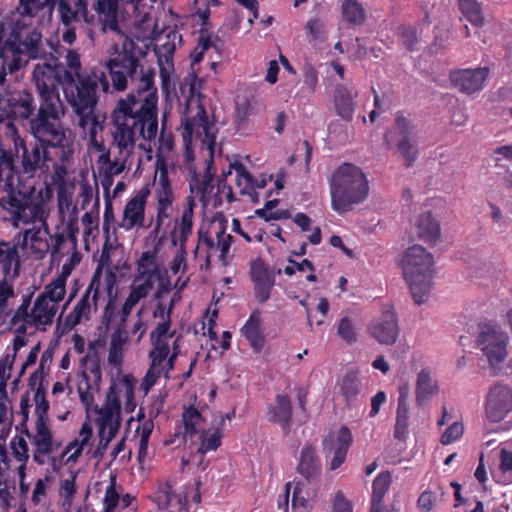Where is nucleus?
<instances>
[{"label":"nucleus","mask_w":512,"mask_h":512,"mask_svg":"<svg viewBox=\"0 0 512 512\" xmlns=\"http://www.w3.org/2000/svg\"><path fill=\"white\" fill-rule=\"evenodd\" d=\"M111 118L115 127L112 132L113 145L118 149V156L107 165L106 171L119 175L134 151L137 136L149 141L157 136L156 99L153 94L142 104L133 95L120 99L111 113Z\"/></svg>","instance_id":"nucleus-1"},{"label":"nucleus","mask_w":512,"mask_h":512,"mask_svg":"<svg viewBox=\"0 0 512 512\" xmlns=\"http://www.w3.org/2000/svg\"><path fill=\"white\" fill-rule=\"evenodd\" d=\"M118 35L123 39L122 48L118 51L115 45L114 56L106 62L114 89L123 91L130 83L133 91L125 99L133 95L142 104L153 94L157 102V92L153 85L154 71L151 69L144 71L138 57L134 54V41L122 32Z\"/></svg>","instance_id":"nucleus-2"},{"label":"nucleus","mask_w":512,"mask_h":512,"mask_svg":"<svg viewBox=\"0 0 512 512\" xmlns=\"http://www.w3.org/2000/svg\"><path fill=\"white\" fill-rule=\"evenodd\" d=\"M97 81L88 75H77L74 82L65 84L63 90L70 105L77 126L88 135L91 142L96 141V135L103 130L105 117L98 111Z\"/></svg>","instance_id":"nucleus-3"},{"label":"nucleus","mask_w":512,"mask_h":512,"mask_svg":"<svg viewBox=\"0 0 512 512\" xmlns=\"http://www.w3.org/2000/svg\"><path fill=\"white\" fill-rule=\"evenodd\" d=\"M41 102L36 116L30 121V131L34 138L51 144L53 148H61L63 155L71 153L67 150L69 130L64 127L62 117L65 108L59 91L39 93Z\"/></svg>","instance_id":"nucleus-4"},{"label":"nucleus","mask_w":512,"mask_h":512,"mask_svg":"<svg viewBox=\"0 0 512 512\" xmlns=\"http://www.w3.org/2000/svg\"><path fill=\"white\" fill-rule=\"evenodd\" d=\"M368 181L362 170L349 163L341 165L330 180L331 207L338 213H346L366 200Z\"/></svg>","instance_id":"nucleus-5"},{"label":"nucleus","mask_w":512,"mask_h":512,"mask_svg":"<svg viewBox=\"0 0 512 512\" xmlns=\"http://www.w3.org/2000/svg\"><path fill=\"white\" fill-rule=\"evenodd\" d=\"M400 267L413 301L418 305L424 303L432 288L435 272L433 255L424 247L414 245L403 252Z\"/></svg>","instance_id":"nucleus-6"},{"label":"nucleus","mask_w":512,"mask_h":512,"mask_svg":"<svg viewBox=\"0 0 512 512\" xmlns=\"http://www.w3.org/2000/svg\"><path fill=\"white\" fill-rule=\"evenodd\" d=\"M33 186L10 185L5 195L0 196V211L5 212L3 218L9 220L13 226L19 223L39 221L46 226L47 212L43 199L35 195Z\"/></svg>","instance_id":"nucleus-7"},{"label":"nucleus","mask_w":512,"mask_h":512,"mask_svg":"<svg viewBox=\"0 0 512 512\" xmlns=\"http://www.w3.org/2000/svg\"><path fill=\"white\" fill-rule=\"evenodd\" d=\"M477 343L495 375L512 373V357H508L509 336L498 324L479 325Z\"/></svg>","instance_id":"nucleus-8"},{"label":"nucleus","mask_w":512,"mask_h":512,"mask_svg":"<svg viewBox=\"0 0 512 512\" xmlns=\"http://www.w3.org/2000/svg\"><path fill=\"white\" fill-rule=\"evenodd\" d=\"M43 60L34 66L32 73L38 93L57 91L58 85L65 86L74 82L73 73L59 63L52 53Z\"/></svg>","instance_id":"nucleus-9"},{"label":"nucleus","mask_w":512,"mask_h":512,"mask_svg":"<svg viewBox=\"0 0 512 512\" xmlns=\"http://www.w3.org/2000/svg\"><path fill=\"white\" fill-rule=\"evenodd\" d=\"M14 146L19 163V175L23 174L28 178L34 177L36 172L45 166V162L48 160L47 149L53 147L36 138L34 142L28 144L17 139Z\"/></svg>","instance_id":"nucleus-10"},{"label":"nucleus","mask_w":512,"mask_h":512,"mask_svg":"<svg viewBox=\"0 0 512 512\" xmlns=\"http://www.w3.org/2000/svg\"><path fill=\"white\" fill-rule=\"evenodd\" d=\"M181 123L183 125L182 137L186 144L191 141L193 135L202 137V143L210 150V154H213L216 137L211 131L212 126L209 124L205 109L200 103L197 104L196 115L191 118L185 117Z\"/></svg>","instance_id":"nucleus-11"},{"label":"nucleus","mask_w":512,"mask_h":512,"mask_svg":"<svg viewBox=\"0 0 512 512\" xmlns=\"http://www.w3.org/2000/svg\"><path fill=\"white\" fill-rule=\"evenodd\" d=\"M281 272V269L276 272L270 269L260 258L250 263L249 275L254 285V296L259 303H264L270 298L275 284V274Z\"/></svg>","instance_id":"nucleus-12"},{"label":"nucleus","mask_w":512,"mask_h":512,"mask_svg":"<svg viewBox=\"0 0 512 512\" xmlns=\"http://www.w3.org/2000/svg\"><path fill=\"white\" fill-rule=\"evenodd\" d=\"M393 135L397 136V149L405 159V165L410 166L416 159L417 150L415 140L413 139L412 126L404 116H397L394 130L385 135L387 145L390 144V138Z\"/></svg>","instance_id":"nucleus-13"},{"label":"nucleus","mask_w":512,"mask_h":512,"mask_svg":"<svg viewBox=\"0 0 512 512\" xmlns=\"http://www.w3.org/2000/svg\"><path fill=\"white\" fill-rule=\"evenodd\" d=\"M351 442V432L346 426H342L337 435L331 434L323 440V453L327 459L331 456L330 470H336L344 463Z\"/></svg>","instance_id":"nucleus-14"},{"label":"nucleus","mask_w":512,"mask_h":512,"mask_svg":"<svg viewBox=\"0 0 512 512\" xmlns=\"http://www.w3.org/2000/svg\"><path fill=\"white\" fill-rule=\"evenodd\" d=\"M512 409V390L503 384L494 385L487 396L486 415L492 422L503 420Z\"/></svg>","instance_id":"nucleus-15"},{"label":"nucleus","mask_w":512,"mask_h":512,"mask_svg":"<svg viewBox=\"0 0 512 512\" xmlns=\"http://www.w3.org/2000/svg\"><path fill=\"white\" fill-rule=\"evenodd\" d=\"M20 22H16L14 30V46L19 52L25 53L29 59H46L47 53L43 47L42 35L36 28L17 30Z\"/></svg>","instance_id":"nucleus-16"},{"label":"nucleus","mask_w":512,"mask_h":512,"mask_svg":"<svg viewBox=\"0 0 512 512\" xmlns=\"http://www.w3.org/2000/svg\"><path fill=\"white\" fill-rule=\"evenodd\" d=\"M399 325L396 312L391 306H386L381 317L369 326L370 334L381 344L392 345L399 335Z\"/></svg>","instance_id":"nucleus-17"},{"label":"nucleus","mask_w":512,"mask_h":512,"mask_svg":"<svg viewBox=\"0 0 512 512\" xmlns=\"http://www.w3.org/2000/svg\"><path fill=\"white\" fill-rule=\"evenodd\" d=\"M489 68L464 69L450 72V83L465 94H473L484 87Z\"/></svg>","instance_id":"nucleus-18"},{"label":"nucleus","mask_w":512,"mask_h":512,"mask_svg":"<svg viewBox=\"0 0 512 512\" xmlns=\"http://www.w3.org/2000/svg\"><path fill=\"white\" fill-rule=\"evenodd\" d=\"M100 286V276L97 271L91 281L90 284L82 295L81 299L76 303L73 310L66 317V324L75 327L78 325L82 319H89L91 304H90V294L92 293V301L94 305V309L97 310V298L99 293Z\"/></svg>","instance_id":"nucleus-19"},{"label":"nucleus","mask_w":512,"mask_h":512,"mask_svg":"<svg viewBox=\"0 0 512 512\" xmlns=\"http://www.w3.org/2000/svg\"><path fill=\"white\" fill-rule=\"evenodd\" d=\"M57 4L60 21L64 27H76L78 23L90 24L94 21V15H89L86 0H75L73 4L58 0Z\"/></svg>","instance_id":"nucleus-20"},{"label":"nucleus","mask_w":512,"mask_h":512,"mask_svg":"<svg viewBox=\"0 0 512 512\" xmlns=\"http://www.w3.org/2000/svg\"><path fill=\"white\" fill-rule=\"evenodd\" d=\"M44 228L45 230L43 232L40 229H27L23 233L16 235L19 247L26 249L29 244L31 252L35 254L38 259H43L50 250V245L47 240L48 226L46 225Z\"/></svg>","instance_id":"nucleus-21"},{"label":"nucleus","mask_w":512,"mask_h":512,"mask_svg":"<svg viewBox=\"0 0 512 512\" xmlns=\"http://www.w3.org/2000/svg\"><path fill=\"white\" fill-rule=\"evenodd\" d=\"M296 471L306 481L313 482L321 475V463L316 449L311 445H305L299 454Z\"/></svg>","instance_id":"nucleus-22"},{"label":"nucleus","mask_w":512,"mask_h":512,"mask_svg":"<svg viewBox=\"0 0 512 512\" xmlns=\"http://www.w3.org/2000/svg\"><path fill=\"white\" fill-rule=\"evenodd\" d=\"M145 196L137 194L131 198L125 205L122 220L119 227L126 231L131 230L134 226L143 227L145 217Z\"/></svg>","instance_id":"nucleus-23"},{"label":"nucleus","mask_w":512,"mask_h":512,"mask_svg":"<svg viewBox=\"0 0 512 512\" xmlns=\"http://www.w3.org/2000/svg\"><path fill=\"white\" fill-rule=\"evenodd\" d=\"M292 406L287 395L278 394L275 404L268 408V420L278 423L285 434H288L291 426Z\"/></svg>","instance_id":"nucleus-24"},{"label":"nucleus","mask_w":512,"mask_h":512,"mask_svg":"<svg viewBox=\"0 0 512 512\" xmlns=\"http://www.w3.org/2000/svg\"><path fill=\"white\" fill-rule=\"evenodd\" d=\"M22 55L25 53L19 52L14 44L6 47L0 54V86L5 84L7 72L12 74L28 63V60L23 59Z\"/></svg>","instance_id":"nucleus-25"},{"label":"nucleus","mask_w":512,"mask_h":512,"mask_svg":"<svg viewBox=\"0 0 512 512\" xmlns=\"http://www.w3.org/2000/svg\"><path fill=\"white\" fill-rule=\"evenodd\" d=\"M120 0H97L95 9L99 14L104 31L111 30L120 34L121 30L117 21L118 2Z\"/></svg>","instance_id":"nucleus-26"},{"label":"nucleus","mask_w":512,"mask_h":512,"mask_svg":"<svg viewBox=\"0 0 512 512\" xmlns=\"http://www.w3.org/2000/svg\"><path fill=\"white\" fill-rule=\"evenodd\" d=\"M409 394L408 384H404L399 388V398L396 413V423L394 429V437L399 440H405L408 431V405L407 398Z\"/></svg>","instance_id":"nucleus-27"},{"label":"nucleus","mask_w":512,"mask_h":512,"mask_svg":"<svg viewBox=\"0 0 512 512\" xmlns=\"http://www.w3.org/2000/svg\"><path fill=\"white\" fill-rule=\"evenodd\" d=\"M416 229L418 237L426 243L434 245L440 237L439 223L430 212L419 215Z\"/></svg>","instance_id":"nucleus-28"},{"label":"nucleus","mask_w":512,"mask_h":512,"mask_svg":"<svg viewBox=\"0 0 512 512\" xmlns=\"http://www.w3.org/2000/svg\"><path fill=\"white\" fill-rule=\"evenodd\" d=\"M58 0H20L18 12L22 17H36L40 14L52 15Z\"/></svg>","instance_id":"nucleus-29"},{"label":"nucleus","mask_w":512,"mask_h":512,"mask_svg":"<svg viewBox=\"0 0 512 512\" xmlns=\"http://www.w3.org/2000/svg\"><path fill=\"white\" fill-rule=\"evenodd\" d=\"M58 306L55 303L45 300L44 296L36 298L31 311L32 322L36 325H50L56 314Z\"/></svg>","instance_id":"nucleus-30"},{"label":"nucleus","mask_w":512,"mask_h":512,"mask_svg":"<svg viewBox=\"0 0 512 512\" xmlns=\"http://www.w3.org/2000/svg\"><path fill=\"white\" fill-rule=\"evenodd\" d=\"M120 411L121 404L117 396L116 385L113 383L108 389L104 405L101 408L96 406L95 412L100 415L98 419L120 421Z\"/></svg>","instance_id":"nucleus-31"},{"label":"nucleus","mask_w":512,"mask_h":512,"mask_svg":"<svg viewBox=\"0 0 512 512\" xmlns=\"http://www.w3.org/2000/svg\"><path fill=\"white\" fill-rule=\"evenodd\" d=\"M342 20L348 26H360L366 20L365 9L358 0H343L341 4Z\"/></svg>","instance_id":"nucleus-32"},{"label":"nucleus","mask_w":512,"mask_h":512,"mask_svg":"<svg viewBox=\"0 0 512 512\" xmlns=\"http://www.w3.org/2000/svg\"><path fill=\"white\" fill-rule=\"evenodd\" d=\"M260 325L261 318L259 314L257 312H253L242 328V332L256 352H259L264 344V337L261 332Z\"/></svg>","instance_id":"nucleus-33"},{"label":"nucleus","mask_w":512,"mask_h":512,"mask_svg":"<svg viewBox=\"0 0 512 512\" xmlns=\"http://www.w3.org/2000/svg\"><path fill=\"white\" fill-rule=\"evenodd\" d=\"M334 100L337 114L345 120H350L355 106L352 92L344 86H337Z\"/></svg>","instance_id":"nucleus-34"},{"label":"nucleus","mask_w":512,"mask_h":512,"mask_svg":"<svg viewBox=\"0 0 512 512\" xmlns=\"http://www.w3.org/2000/svg\"><path fill=\"white\" fill-rule=\"evenodd\" d=\"M18 247L16 237L13 242H0V263L3 265V271L6 274L9 273L13 264L15 272L20 267Z\"/></svg>","instance_id":"nucleus-35"},{"label":"nucleus","mask_w":512,"mask_h":512,"mask_svg":"<svg viewBox=\"0 0 512 512\" xmlns=\"http://www.w3.org/2000/svg\"><path fill=\"white\" fill-rule=\"evenodd\" d=\"M458 6L463 17L474 27L480 28L484 25L482 4L478 0H458Z\"/></svg>","instance_id":"nucleus-36"},{"label":"nucleus","mask_w":512,"mask_h":512,"mask_svg":"<svg viewBox=\"0 0 512 512\" xmlns=\"http://www.w3.org/2000/svg\"><path fill=\"white\" fill-rule=\"evenodd\" d=\"M437 386L429 373L422 370L417 377L416 382V402L418 405L424 404L433 394L436 393Z\"/></svg>","instance_id":"nucleus-37"},{"label":"nucleus","mask_w":512,"mask_h":512,"mask_svg":"<svg viewBox=\"0 0 512 512\" xmlns=\"http://www.w3.org/2000/svg\"><path fill=\"white\" fill-rule=\"evenodd\" d=\"M156 250L144 251L140 258L137 260L138 276L134 282L141 279H151L156 275L158 267L155 263Z\"/></svg>","instance_id":"nucleus-38"},{"label":"nucleus","mask_w":512,"mask_h":512,"mask_svg":"<svg viewBox=\"0 0 512 512\" xmlns=\"http://www.w3.org/2000/svg\"><path fill=\"white\" fill-rule=\"evenodd\" d=\"M33 442L38 447V452H42V454H49L59 447V445L53 447L52 434L47 422H36V434L33 436Z\"/></svg>","instance_id":"nucleus-39"},{"label":"nucleus","mask_w":512,"mask_h":512,"mask_svg":"<svg viewBox=\"0 0 512 512\" xmlns=\"http://www.w3.org/2000/svg\"><path fill=\"white\" fill-rule=\"evenodd\" d=\"M3 105L5 107L4 111L7 110V106L12 112H16L17 109H19L18 112L22 118H29L34 111L33 98L30 94H25L18 97L13 96L8 99L7 103L3 99Z\"/></svg>","instance_id":"nucleus-40"},{"label":"nucleus","mask_w":512,"mask_h":512,"mask_svg":"<svg viewBox=\"0 0 512 512\" xmlns=\"http://www.w3.org/2000/svg\"><path fill=\"white\" fill-rule=\"evenodd\" d=\"M201 420L202 416L196 408L189 407L188 409L184 410V412L182 413L184 432H176L175 436L179 437L180 434H182L183 440L186 441L187 436L192 437L198 433L197 425Z\"/></svg>","instance_id":"nucleus-41"},{"label":"nucleus","mask_w":512,"mask_h":512,"mask_svg":"<svg viewBox=\"0 0 512 512\" xmlns=\"http://www.w3.org/2000/svg\"><path fill=\"white\" fill-rule=\"evenodd\" d=\"M65 286L66 278L63 275H60L51 283L47 284L44 288V291L39 294V296H44L45 300L55 303L56 306H58V303L65 296Z\"/></svg>","instance_id":"nucleus-42"},{"label":"nucleus","mask_w":512,"mask_h":512,"mask_svg":"<svg viewBox=\"0 0 512 512\" xmlns=\"http://www.w3.org/2000/svg\"><path fill=\"white\" fill-rule=\"evenodd\" d=\"M16 152L0 148V175L12 181L14 174H19V163L15 162Z\"/></svg>","instance_id":"nucleus-43"},{"label":"nucleus","mask_w":512,"mask_h":512,"mask_svg":"<svg viewBox=\"0 0 512 512\" xmlns=\"http://www.w3.org/2000/svg\"><path fill=\"white\" fill-rule=\"evenodd\" d=\"M212 157L206 161V169L203 173V175L198 176L194 175L193 181L195 182V188L197 194L200 196V200L204 201L207 194H210L213 189L212 181H213V174L211 172L212 167Z\"/></svg>","instance_id":"nucleus-44"},{"label":"nucleus","mask_w":512,"mask_h":512,"mask_svg":"<svg viewBox=\"0 0 512 512\" xmlns=\"http://www.w3.org/2000/svg\"><path fill=\"white\" fill-rule=\"evenodd\" d=\"M222 430L220 427L202 431L200 434L201 445L198 452L205 453L206 451L216 450L221 444Z\"/></svg>","instance_id":"nucleus-45"},{"label":"nucleus","mask_w":512,"mask_h":512,"mask_svg":"<svg viewBox=\"0 0 512 512\" xmlns=\"http://www.w3.org/2000/svg\"><path fill=\"white\" fill-rule=\"evenodd\" d=\"M342 395L348 401L354 398L360 391V382L355 371H348L340 383Z\"/></svg>","instance_id":"nucleus-46"},{"label":"nucleus","mask_w":512,"mask_h":512,"mask_svg":"<svg viewBox=\"0 0 512 512\" xmlns=\"http://www.w3.org/2000/svg\"><path fill=\"white\" fill-rule=\"evenodd\" d=\"M159 504L162 508L169 510L170 512L180 511L186 507V499H183L180 495L175 494L171 487H167L163 495L159 497Z\"/></svg>","instance_id":"nucleus-47"},{"label":"nucleus","mask_w":512,"mask_h":512,"mask_svg":"<svg viewBox=\"0 0 512 512\" xmlns=\"http://www.w3.org/2000/svg\"><path fill=\"white\" fill-rule=\"evenodd\" d=\"M34 400L36 403L35 414L37 416L36 422H47V412L49 410V402L45 398V391L42 384L36 388L34 394Z\"/></svg>","instance_id":"nucleus-48"},{"label":"nucleus","mask_w":512,"mask_h":512,"mask_svg":"<svg viewBox=\"0 0 512 512\" xmlns=\"http://www.w3.org/2000/svg\"><path fill=\"white\" fill-rule=\"evenodd\" d=\"M53 360V353L49 350L43 352L39 367L36 371H34L29 377V386L33 389L36 381H39V384H42L43 378L45 375V369L49 370V366Z\"/></svg>","instance_id":"nucleus-49"},{"label":"nucleus","mask_w":512,"mask_h":512,"mask_svg":"<svg viewBox=\"0 0 512 512\" xmlns=\"http://www.w3.org/2000/svg\"><path fill=\"white\" fill-rule=\"evenodd\" d=\"M231 168L234 169L238 175L237 185L243 188L241 189L242 194H250L249 189L253 188V177L247 171L244 164L240 162L232 163Z\"/></svg>","instance_id":"nucleus-50"},{"label":"nucleus","mask_w":512,"mask_h":512,"mask_svg":"<svg viewBox=\"0 0 512 512\" xmlns=\"http://www.w3.org/2000/svg\"><path fill=\"white\" fill-rule=\"evenodd\" d=\"M391 483L389 472L380 473L373 482L372 500L382 501Z\"/></svg>","instance_id":"nucleus-51"},{"label":"nucleus","mask_w":512,"mask_h":512,"mask_svg":"<svg viewBox=\"0 0 512 512\" xmlns=\"http://www.w3.org/2000/svg\"><path fill=\"white\" fill-rule=\"evenodd\" d=\"M172 310V304L169 306L167 310V319H165L163 322L158 323L155 329L150 333V339L152 345L157 344H168V342L163 339L164 336L168 334L171 320H170V313Z\"/></svg>","instance_id":"nucleus-52"},{"label":"nucleus","mask_w":512,"mask_h":512,"mask_svg":"<svg viewBox=\"0 0 512 512\" xmlns=\"http://www.w3.org/2000/svg\"><path fill=\"white\" fill-rule=\"evenodd\" d=\"M97 423L99 424V438H101L103 441H107V444L109 445V443L118 433L120 421L117 419L110 421L97 419Z\"/></svg>","instance_id":"nucleus-53"},{"label":"nucleus","mask_w":512,"mask_h":512,"mask_svg":"<svg viewBox=\"0 0 512 512\" xmlns=\"http://www.w3.org/2000/svg\"><path fill=\"white\" fill-rule=\"evenodd\" d=\"M144 282L139 285H132L129 296L126 300L136 305L141 299L145 298L153 289L154 282L151 279H143Z\"/></svg>","instance_id":"nucleus-54"},{"label":"nucleus","mask_w":512,"mask_h":512,"mask_svg":"<svg viewBox=\"0 0 512 512\" xmlns=\"http://www.w3.org/2000/svg\"><path fill=\"white\" fill-rule=\"evenodd\" d=\"M14 291L6 281H0V326L5 322L11 311L7 309V300L13 297Z\"/></svg>","instance_id":"nucleus-55"},{"label":"nucleus","mask_w":512,"mask_h":512,"mask_svg":"<svg viewBox=\"0 0 512 512\" xmlns=\"http://www.w3.org/2000/svg\"><path fill=\"white\" fill-rule=\"evenodd\" d=\"M337 334L348 344L354 343L357 340V332L352 321L348 317H343L339 321Z\"/></svg>","instance_id":"nucleus-56"},{"label":"nucleus","mask_w":512,"mask_h":512,"mask_svg":"<svg viewBox=\"0 0 512 512\" xmlns=\"http://www.w3.org/2000/svg\"><path fill=\"white\" fill-rule=\"evenodd\" d=\"M153 350L150 351L149 357L151 358V367L149 370L158 371L164 360L169 354L168 344L153 345Z\"/></svg>","instance_id":"nucleus-57"},{"label":"nucleus","mask_w":512,"mask_h":512,"mask_svg":"<svg viewBox=\"0 0 512 512\" xmlns=\"http://www.w3.org/2000/svg\"><path fill=\"white\" fill-rule=\"evenodd\" d=\"M120 382L125 388V410L126 412H133L136 406L134 402V387L136 380L130 375H124Z\"/></svg>","instance_id":"nucleus-58"},{"label":"nucleus","mask_w":512,"mask_h":512,"mask_svg":"<svg viewBox=\"0 0 512 512\" xmlns=\"http://www.w3.org/2000/svg\"><path fill=\"white\" fill-rule=\"evenodd\" d=\"M225 230V225L222 222H219L216 231V237L217 244L221 250L220 260H222L223 262L225 260L226 254L228 253L232 242V236L230 234H226Z\"/></svg>","instance_id":"nucleus-59"},{"label":"nucleus","mask_w":512,"mask_h":512,"mask_svg":"<svg viewBox=\"0 0 512 512\" xmlns=\"http://www.w3.org/2000/svg\"><path fill=\"white\" fill-rule=\"evenodd\" d=\"M235 106L236 110L234 119L235 122L240 125L245 121L251 106L249 97L247 95H237L235 99Z\"/></svg>","instance_id":"nucleus-60"},{"label":"nucleus","mask_w":512,"mask_h":512,"mask_svg":"<svg viewBox=\"0 0 512 512\" xmlns=\"http://www.w3.org/2000/svg\"><path fill=\"white\" fill-rule=\"evenodd\" d=\"M398 30L402 44L409 51L415 50L416 45L418 44V35L416 28L403 26L400 27Z\"/></svg>","instance_id":"nucleus-61"},{"label":"nucleus","mask_w":512,"mask_h":512,"mask_svg":"<svg viewBox=\"0 0 512 512\" xmlns=\"http://www.w3.org/2000/svg\"><path fill=\"white\" fill-rule=\"evenodd\" d=\"M82 364L86 366V369L94 376V382L96 385L101 381V369L98 362L97 352L88 353L83 359Z\"/></svg>","instance_id":"nucleus-62"},{"label":"nucleus","mask_w":512,"mask_h":512,"mask_svg":"<svg viewBox=\"0 0 512 512\" xmlns=\"http://www.w3.org/2000/svg\"><path fill=\"white\" fill-rule=\"evenodd\" d=\"M11 448L15 458L19 462H24L28 459V446L23 437L15 436L11 442Z\"/></svg>","instance_id":"nucleus-63"},{"label":"nucleus","mask_w":512,"mask_h":512,"mask_svg":"<svg viewBox=\"0 0 512 512\" xmlns=\"http://www.w3.org/2000/svg\"><path fill=\"white\" fill-rule=\"evenodd\" d=\"M155 193L157 196L158 205L170 206L172 204L173 193L169 181L166 183L158 182V187L156 188Z\"/></svg>","instance_id":"nucleus-64"}]
</instances>
